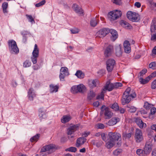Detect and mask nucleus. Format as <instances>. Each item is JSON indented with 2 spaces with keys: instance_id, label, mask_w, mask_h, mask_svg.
I'll use <instances>...</instances> for the list:
<instances>
[{
  "instance_id": "nucleus-15",
  "label": "nucleus",
  "mask_w": 156,
  "mask_h": 156,
  "mask_svg": "<svg viewBox=\"0 0 156 156\" xmlns=\"http://www.w3.org/2000/svg\"><path fill=\"white\" fill-rule=\"evenodd\" d=\"M113 47L112 45H109L106 48L104 51V55L105 57L110 56L113 52Z\"/></svg>"
},
{
  "instance_id": "nucleus-47",
  "label": "nucleus",
  "mask_w": 156,
  "mask_h": 156,
  "mask_svg": "<svg viewBox=\"0 0 156 156\" xmlns=\"http://www.w3.org/2000/svg\"><path fill=\"white\" fill-rule=\"evenodd\" d=\"M132 133H123L122 135V137L123 138H124L125 139H129L131 136Z\"/></svg>"
},
{
  "instance_id": "nucleus-7",
  "label": "nucleus",
  "mask_w": 156,
  "mask_h": 156,
  "mask_svg": "<svg viewBox=\"0 0 156 156\" xmlns=\"http://www.w3.org/2000/svg\"><path fill=\"white\" fill-rule=\"evenodd\" d=\"M101 112H102L105 119H110L112 116L113 113L111 111L109 108L106 107L105 105H103L101 108Z\"/></svg>"
},
{
  "instance_id": "nucleus-2",
  "label": "nucleus",
  "mask_w": 156,
  "mask_h": 156,
  "mask_svg": "<svg viewBox=\"0 0 156 156\" xmlns=\"http://www.w3.org/2000/svg\"><path fill=\"white\" fill-rule=\"evenodd\" d=\"M8 43L10 53L14 54H17L19 52V50L16 42L13 40H9Z\"/></svg>"
},
{
  "instance_id": "nucleus-46",
  "label": "nucleus",
  "mask_w": 156,
  "mask_h": 156,
  "mask_svg": "<svg viewBox=\"0 0 156 156\" xmlns=\"http://www.w3.org/2000/svg\"><path fill=\"white\" fill-rule=\"evenodd\" d=\"M105 92L104 90L103 89H102V90L100 93V94L97 97V99H104V94L105 93Z\"/></svg>"
},
{
  "instance_id": "nucleus-19",
  "label": "nucleus",
  "mask_w": 156,
  "mask_h": 156,
  "mask_svg": "<svg viewBox=\"0 0 156 156\" xmlns=\"http://www.w3.org/2000/svg\"><path fill=\"white\" fill-rule=\"evenodd\" d=\"M39 116L41 119H45L47 118V113L45 109L43 108H41L39 109Z\"/></svg>"
},
{
  "instance_id": "nucleus-9",
  "label": "nucleus",
  "mask_w": 156,
  "mask_h": 156,
  "mask_svg": "<svg viewBox=\"0 0 156 156\" xmlns=\"http://www.w3.org/2000/svg\"><path fill=\"white\" fill-rule=\"evenodd\" d=\"M135 138L136 142L140 143L143 140V136L142 130L138 129H136L135 133Z\"/></svg>"
},
{
  "instance_id": "nucleus-33",
  "label": "nucleus",
  "mask_w": 156,
  "mask_h": 156,
  "mask_svg": "<svg viewBox=\"0 0 156 156\" xmlns=\"http://www.w3.org/2000/svg\"><path fill=\"white\" fill-rule=\"evenodd\" d=\"M71 119V118L67 115L63 116L61 119V122L63 123H65L69 121Z\"/></svg>"
},
{
  "instance_id": "nucleus-22",
  "label": "nucleus",
  "mask_w": 156,
  "mask_h": 156,
  "mask_svg": "<svg viewBox=\"0 0 156 156\" xmlns=\"http://www.w3.org/2000/svg\"><path fill=\"white\" fill-rule=\"evenodd\" d=\"M114 88L113 83L107 82L105 85L104 86L103 89L105 91H106V90L110 91H112Z\"/></svg>"
},
{
  "instance_id": "nucleus-45",
  "label": "nucleus",
  "mask_w": 156,
  "mask_h": 156,
  "mask_svg": "<svg viewBox=\"0 0 156 156\" xmlns=\"http://www.w3.org/2000/svg\"><path fill=\"white\" fill-rule=\"evenodd\" d=\"M122 149L118 148L113 151V154L115 156H118L122 152Z\"/></svg>"
},
{
  "instance_id": "nucleus-50",
  "label": "nucleus",
  "mask_w": 156,
  "mask_h": 156,
  "mask_svg": "<svg viewBox=\"0 0 156 156\" xmlns=\"http://www.w3.org/2000/svg\"><path fill=\"white\" fill-rule=\"evenodd\" d=\"M26 16L28 19L29 22H31L32 23H35L34 19L31 15L27 14L26 15Z\"/></svg>"
},
{
  "instance_id": "nucleus-37",
  "label": "nucleus",
  "mask_w": 156,
  "mask_h": 156,
  "mask_svg": "<svg viewBox=\"0 0 156 156\" xmlns=\"http://www.w3.org/2000/svg\"><path fill=\"white\" fill-rule=\"evenodd\" d=\"M115 53L116 55L118 57H120L122 55V51L119 46L116 48Z\"/></svg>"
},
{
  "instance_id": "nucleus-1",
  "label": "nucleus",
  "mask_w": 156,
  "mask_h": 156,
  "mask_svg": "<svg viewBox=\"0 0 156 156\" xmlns=\"http://www.w3.org/2000/svg\"><path fill=\"white\" fill-rule=\"evenodd\" d=\"M109 139L111 140H112L115 143V141H117L116 143V146L120 147L121 145L122 141L121 135L120 134L116 132H110L108 133Z\"/></svg>"
},
{
  "instance_id": "nucleus-5",
  "label": "nucleus",
  "mask_w": 156,
  "mask_h": 156,
  "mask_svg": "<svg viewBox=\"0 0 156 156\" xmlns=\"http://www.w3.org/2000/svg\"><path fill=\"white\" fill-rule=\"evenodd\" d=\"M127 18L130 20L134 22H138L140 19V17L138 13L128 12L127 13Z\"/></svg>"
},
{
  "instance_id": "nucleus-52",
  "label": "nucleus",
  "mask_w": 156,
  "mask_h": 156,
  "mask_svg": "<svg viewBox=\"0 0 156 156\" xmlns=\"http://www.w3.org/2000/svg\"><path fill=\"white\" fill-rule=\"evenodd\" d=\"M101 135L102 140L105 142L107 141L108 140L107 135L103 133H101Z\"/></svg>"
},
{
  "instance_id": "nucleus-48",
  "label": "nucleus",
  "mask_w": 156,
  "mask_h": 156,
  "mask_svg": "<svg viewBox=\"0 0 156 156\" xmlns=\"http://www.w3.org/2000/svg\"><path fill=\"white\" fill-rule=\"evenodd\" d=\"M77 150V149L74 147H70L69 148L66 149L65 151H69L73 152H75Z\"/></svg>"
},
{
  "instance_id": "nucleus-43",
  "label": "nucleus",
  "mask_w": 156,
  "mask_h": 156,
  "mask_svg": "<svg viewBox=\"0 0 156 156\" xmlns=\"http://www.w3.org/2000/svg\"><path fill=\"white\" fill-rule=\"evenodd\" d=\"M95 94L93 91L90 90L88 94L87 98L89 100H90L95 96Z\"/></svg>"
},
{
  "instance_id": "nucleus-36",
  "label": "nucleus",
  "mask_w": 156,
  "mask_h": 156,
  "mask_svg": "<svg viewBox=\"0 0 156 156\" xmlns=\"http://www.w3.org/2000/svg\"><path fill=\"white\" fill-rule=\"evenodd\" d=\"M110 107L111 108L115 111H117L119 110V106L116 103H115L111 105Z\"/></svg>"
},
{
  "instance_id": "nucleus-8",
  "label": "nucleus",
  "mask_w": 156,
  "mask_h": 156,
  "mask_svg": "<svg viewBox=\"0 0 156 156\" xmlns=\"http://www.w3.org/2000/svg\"><path fill=\"white\" fill-rule=\"evenodd\" d=\"M136 96L135 93H133L132 95L123 94L122 99V104L123 105L128 103L131 100V98H134Z\"/></svg>"
},
{
  "instance_id": "nucleus-14",
  "label": "nucleus",
  "mask_w": 156,
  "mask_h": 156,
  "mask_svg": "<svg viewBox=\"0 0 156 156\" xmlns=\"http://www.w3.org/2000/svg\"><path fill=\"white\" fill-rule=\"evenodd\" d=\"M152 144L150 142H147L144 148V155L148 154L152 149Z\"/></svg>"
},
{
  "instance_id": "nucleus-10",
  "label": "nucleus",
  "mask_w": 156,
  "mask_h": 156,
  "mask_svg": "<svg viewBox=\"0 0 156 156\" xmlns=\"http://www.w3.org/2000/svg\"><path fill=\"white\" fill-rule=\"evenodd\" d=\"M110 32V29L105 28L99 30L97 32V37H98L100 38H103L108 34Z\"/></svg>"
},
{
  "instance_id": "nucleus-59",
  "label": "nucleus",
  "mask_w": 156,
  "mask_h": 156,
  "mask_svg": "<svg viewBox=\"0 0 156 156\" xmlns=\"http://www.w3.org/2000/svg\"><path fill=\"white\" fill-rule=\"evenodd\" d=\"M97 126L98 129H103L105 127L104 125L102 123H98L97 125Z\"/></svg>"
},
{
  "instance_id": "nucleus-63",
  "label": "nucleus",
  "mask_w": 156,
  "mask_h": 156,
  "mask_svg": "<svg viewBox=\"0 0 156 156\" xmlns=\"http://www.w3.org/2000/svg\"><path fill=\"white\" fill-rule=\"evenodd\" d=\"M134 5L138 8H139L141 7V4L140 2H136L135 3Z\"/></svg>"
},
{
  "instance_id": "nucleus-62",
  "label": "nucleus",
  "mask_w": 156,
  "mask_h": 156,
  "mask_svg": "<svg viewBox=\"0 0 156 156\" xmlns=\"http://www.w3.org/2000/svg\"><path fill=\"white\" fill-rule=\"evenodd\" d=\"M151 108L150 113L151 115H154L156 112V108L155 107H152Z\"/></svg>"
},
{
  "instance_id": "nucleus-54",
  "label": "nucleus",
  "mask_w": 156,
  "mask_h": 156,
  "mask_svg": "<svg viewBox=\"0 0 156 156\" xmlns=\"http://www.w3.org/2000/svg\"><path fill=\"white\" fill-rule=\"evenodd\" d=\"M46 2L45 0H43L41 2L35 5V6L37 7H39L45 4Z\"/></svg>"
},
{
  "instance_id": "nucleus-55",
  "label": "nucleus",
  "mask_w": 156,
  "mask_h": 156,
  "mask_svg": "<svg viewBox=\"0 0 156 156\" xmlns=\"http://www.w3.org/2000/svg\"><path fill=\"white\" fill-rule=\"evenodd\" d=\"M114 88H117L122 86V84L120 82H116L113 83Z\"/></svg>"
},
{
  "instance_id": "nucleus-32",
  "label": "nucleus",
  "mask_w": 156,
  "mask_h": 156,
  "mask_svg": "<svg viewBox=\"0 0 156 156\" xmlns=\"http://www.w3.org/2000/svg\"><path fill=\"white\" fill-rule=\"evenodd\" d=\"M78 92L83 93L86 89L85 86L82 84H80L77 85Z\"/></svg>"
},
{
  "instance_id": "nucleus-13",
  "label": "nucleus",
  "mask_w": 156,
  "mask_h": 156,
  "mask_svg": "<svg viewBox=\"0 0 156 156\" xmlns=\"http://www.w3.org/2000/svg\"><path fill=\"white\" fill-rule=\"evenodd\" d=\"M79 125H74L70 126L67 129V134L68 135L74 134V133L78 129Z\"/></svg>"
},
{
  "instance_id": "nucleus-28",
  "label": "nucleus",
  "mask_w": 156,
  "mask_h": 156,
  "mask_svg": "<svg viewBox=\"0 0 156 156\" xmlns=\"http://www.w3.org/2000/svg\"><path fill=\"white\" fill-rule=\"evenodd\" d=\"M115 144V142L109 139V140L106 143L105 146L108 149H110L114 146Z\"/></svg>"
},
{
  "instance_id": "nucleus-29",
  "label": "nucleus",
  "mask_w": 156,
  "mask_h": 156,
  "mask_svg": "<svg viewBox=\"0 0 156 156\" xmlns=\"http://www.w3.org/2000/svg\"><path fill=\"white\" fill-rule=\"evenodd\" d=\"M75 75L79 78L83 79L85 76V74L81 70L77 71Z\"/></svg>"
},
{
  "instance_id": "nucleus-57",
  "label": "nucleus",
  "mask_w": 156,
  "mask_h": 156,
  "mask_svg": "<svg viewBox=\"0 0 156 156\" xmlns=\"http://www.w3.org/2000/svg\"><path fill=\"white\" fill-rule=\"evenodd\" d=\"M113 3L115 4L120 5L122 3L121 0H113Z\"/></svg>"
},
{
  "instance_id": "nucleus-60",
  "label": "nucleus",
  "mask_w": 156,
  "mask_h": 156,
  "mask_svg": "<svg viewBox=\"0 0 156 156\" xmlns=\"http://www.w3.org/2000/svg\"><path fill=\"white\" fill-rule=\"evenodd\" d=\"M147 69H144L142 70L140 72V76H143L144 74L147 73Z\"/></svg>"
},
{
  "instance_id": "nucleus-38",
  "label": "nucleus",
  "mask_w": 156,
  "mask_h": 156,
  "mask_svg": "<svg viewBox=\"0 0 156 156\" xmlns=\"http://www.w3.org/2000/svg\"><path fill=\"white\" fill-rule=\"evenodd\" d=\"M135 93L133 91H131V88L130 87H128L126 90L123 93V94L127 95H132L133 93Z\"/></svg>"
},
{
  "instance_id": "nucleus-49",
  "label": "nucleus",
  "mask_w": 156,
  "mask_h": 156,
  "mask_svg": "<svg viewBox=\"0 0 156 156\" xmlns=\"http://www.w3.org/2000/svg\"><path fill=\"white\" fill-rule=\"evenodd\" d=\"M153 106V105L148 103L147 102H145L144 103V107L146 109H149Z\"/></svg>"
},
{
  "instance_id": "nucleus-25",
  "label": "nucleus",
  "mask_w": 156,
  "mask_h": 156,
  "mask_svg": "<svg viewBox=\"0 0 156 156\" xmlns=\"http://www.w3.org/2000/svg\"><path fill=\"white\" fill-rule=\"evenodd\" d=\"M49 92L51 93L56 92L58 91V85H55L52 84L49 85Z\"/></svg>"
},
{
  "instance_id": "nucleus-26",
  "label": "nucleus",
  "mask_w": 156,
  "mask_h": 156,
  "mask_svg": "<svg viewBox=\"0 0 156 156\" xmlns=\"http://www.w3.org/2000/svg\"><path fill=\"white\" fill-rule=\"evenodd\" d=\"M135 121L137 124L140 128H143V127H145L146 126V124L144 123L140 119L138 118L136 119Z\"/></svg>"
},
{
  "instance_id": "nucleus-3",
  "label": "nucleus",
  "mask_w": 156,
  "mask_h": 156,
  "mask_svg": "<svg viewBox=\"0 0 156 156\" xmlns=\"http://www.w3.org/2000/svg\"><path fill=\"white\" fill-rule=\"evenodd\" d=\"M122 15L121 11L118 10L113 11L109 12L108 16L109 19L111 21H112L116 20Z\"/></svg>"
},
{
  "instance_id": "nucleus-12",
  "label": "nucleus",
  "mask_w": 156,
  "mask_h": 156,
  "mask_svg": "<svg viewBox=\"0 0 156 156\" xmlns=\"http://www.w3.org/2000/svg\"><path fill=\"white\" fill-rule=\"evenodd\" d=\"M69 74L68 69L67 67H64L61 68L59 76L60 80L64 79L65 76H68Z\"/></svg>"
},
{
  "instance_id": "nucleus-6",
  "label": "nucleus",
  "mask_w": 156,
  "mask_h": 156,
  "mask_svg": "<svg viewBox=\"0 0 156 156\" xmlns=\"http://www.w3.org/2000/svg\"><path fill=\"white\" fill-rule=\"evenodd\" d=\"M57 149L55 144H50L43 147L41 150L42 152H47L49 154L54 152Z\"/></svg>"
},
{
  "instance_id": "nucleus-58",
  "label": "nucleus",
  "mask_w": 156,
  "mask_h": 156,
  "mask_svg": "<svg viewBox=\"0 0 156 156\" xmlns=\"http://www.w3.org/2000/svg\"><path fill=\"white\" fill-rule=\"evenodd\" d=\"M72 34H76L77 33L79 32L78 29L77 28L72 29L70 30Z\"/></svg>"
},
{
  "instance_id": "nucleus-17",
  "label": "nucleus",
  "mask_w": 156,
  "mask_h": 156,
  "mask_svg": "<svg viewBox=\"0 0 156 156\" xmlns=\"http://www.w3.org/2000/svg\"><path fill=\"white\" fill-rule=\"evenodd\" d=\"M36 96L35 92L34 89L32 88H30L28 92V96L29 100L30 101H33L34 98Z\"/></svg>"
},
{
  "instance_id": "nucleus-27",
  "label": "nucleus",
  "mask_w": 156,
  "mask_h": 156,
  "mask_svg": "<svg viewBox=\"0 0 156 156\" xmlns=\"http://www.w3.org/2000/svg\"><path fill=\"white\" fill-rule=\"evenodd\" d=\"M91 142L93 145H95L98 147H101L103 144L101 140H92Z\"/></svg>"
},
{
  "instance_id": "nucleus-61",
  "label": "nucleus",
  "mask_w": 156,
  "mask_h": 156,
  "mask_svg": "<svg viewBox=\"0 0 156 156\" xmlns=\"http://www.w3.org/2000/svg\"><path fill=\"white\" fill-rule=\"evenodd\" d=\"M151 40L156 41V33L153 34L151 33Z\"/></svg>"
},
{
  "instance_id": "nucleus-64",
  "label": "nucleus",
  "mask_w": 156,
  "mask_h": 156,
  "mask_svg": "<svg viewBox=\"0 0 156 156\" xmlns=\"http://www.w3.org/2000/svg\"><path fill=\"white\" fill-rule=\"evenodd\" d=\"M156 76V71H155L152 73L149 76L150 78L151 77L152 78L155 77Z\"/></svg>"
},
{
  "instance_id": "nucleus-31",
  "label": "nucleus",
  "mask_w": 156,
  "mask_h": 156,
  "mask_svg": "<svg viewBox=\"0 0 156 156\" xmlns=\"http://www.w3.org/2000/svg\"><path fill=\"white\" fill-rule=\"evenodd\" d=\"M99 84L98 80L96 79L94 80L89 82V85L90 87L94 88L96 87L97 85Z\"/></svg>"
},
{
  "instance_id": "nucleus-21",
  "label": "nucleus",
  "mask_w": 156,
  "mask_h": 156,
  "mask_svg": "<svg viewBox=\"0 0 156 156\" xmlns=\"http://www.w3.org/2000/svg\"><path fill=\"white\" fill-rule=\"evenodd\" d=\"M150 31L151 33H156V19H154L151 25Z\"/></svg>"
},
{
  "instance_id": "nucleus-24",
  "label": "nucleus",
  "mask_w": 156,
  "mask_h": 156,
  "mask_svg": "<svg viewBox=\"0 0 156 156\" xmlns=\"http://www.w3.org/2000/svg\"><path fill=\"white\" fill-rule=\"evenodd\" d=\"M120 121L119 119L117 117L112 118L108 122L107 124L110 126H113L115 124Z\"/></svg>"
},
{
  "instance_id": "nucleus-23",
  "label": "nucleus",
  "mask_w": 156,
  "mask_h": 156,
  "mask_svg": "<svg viewBox=\"0 0 156 156\" xmlns=\"http://www.w3.org/2000/svg\"><path fill=\"white\" fill-rule=\"evenodd\" d=\"M112 36L111 37V39L113 41H114L118 37V34L117 31L114 29H110V32Z\"/></svg>"
},
{
  "instance_id": "nucleus-41",
  "label": "nucleus",
  "mask_w": 156,
  "mask_h": 156,
  "mask_svg": "<svg viewBox=\"0 0 156 156\" xmlns=\"http://www.w3.org/2000/svg\"><path fill=\"white\" fill-rule=\"evenodd\" d=\"M40 135L39 134H37L35 136H33L30 139V141L31 142L37 141L40 137Z\"/></svg>"
},
{
  "instance_id": "nucleus-35",
  "label": "nucleus",
  "mask_w": 156,
  "mask_h": 156,
  "mask_svg": "<svg viewBox=\"0 0 156 156\" xmlns=\"http://www.w3.org/2000/svg\"><path fill=\"white\" fill-rule=\"evenodd\" d=\"M127 110L130 112H135L136 111V108L135 107L130 106L129 105H127Z\"/></svg>"
},
{
  "instance_id": "nucleus-56",
  "label": "nucleus",
  "mask_w": 156,
  "mask_h": 156,
  "mask_svg": "<svg viewBox=\"0 0 156 156\" xmlns=\"http://www.w3.org/2000/svg\"><path fill=\"white\" fill-rule=\"evenodd\" d=\"M151 88L152 89H155L156 88V79L152 83Z\"/></svg>"
},
{
  "instance_id": "nucleus-11",
  "label": "nucleus",
  "mask_w": 156,
  "mask_h": 156,
  "mask_svg": "<svg viewBox=\"0 0 156 156\" xmlns=\"http://www.w3.org/2000/svg\"><path fill=\"white\" fill-rule=\"evenodd\" d=\"M115 63V60L112 59H109L106 62V68L108 72H111L112 71Z\"/></svg>"
},
{
  "instance_id": "nucleus-18",
  "label": "nucleus",
  "mask_w": 156,
  "mask_h": 156,
  "mask_svg": "<svg viewBox=\"0 0 156 156\" xmlns=\"http://www.w3.org/2000/svg\"><path fill=\"white\" fill-rule=\"evenodd\" d=\"M72 8L77 14L81 15H83V12L82 9L77 4H74L72 6Z\"/></svg>"
},
{
  "instance_id": "nucleus-34",
  "label": "nucleus",
  "mask_w": 156,
  "mask_h": 156,
  "mask_svg": "<svg viewBox=\"0 0 156 156\" xmlns=\"http://www.w3.org/2000/svg\"><path fill=\"white\" fill-rule=\"evenodd\" d=\"M150 80L149 76H148L145 79H143L142 78L140 77L139 78V81L141 83L145 84L147 83Z\"/></svg>"
},
{
  "instance_id": "nucleus-39",
  "label": "nucleus",
  "mask_w": 156,
  "mask_h": 156,
  "mask_svg": "<svg viewBox=\"0 0 156 156\" xmlns=\"http://www.w3.org/2000/svg\"><path fill=\"white\" fill-rule=\"evenodd\" d=\"M97 20L96 18H92L90 21V24L92 27H95L98 24Z\"/></svg>"
},
{
  "instance_id": "nucleus-40",
  "label": "nucleus",
  "mask_w": 156,
  "mask_h": 156,
  "mask_svg": "<svg viewBox=\"0 0 156 156\" xmlns=\"http://www.w3.org/2000/svg\"><path fill=\"white\" fill-rule=\"evenodd\" d=\"M8 5V3L6 2H4L2 4V8L3 9V12L4 14L7 13L8 12V11L7 10Z\"/></svg>"
},
{
  "instance_id": "nucleus-44",
  "label": "nucleus",
  "mask_w": 156,
  "mask_h": 156,
  "mask_svg": "<svg viewBox=\"0 0 156 156\" xmlns=\"http://www.w3.org/2000/svg\"><path fill=\"white\" fill-rule=\"evenodd\" d=\"M31 63L30 61L29 60H26L23 63V66L25 68L31 66Z\"/></svg>"
},
{
  "instance_id": "nucleus-20",
  "label": "nucleus",
  "mask_w": 156,
  "mask_h": 156,
  "mask_svg": "<svg viewBox=\"0 0 156 156\" xmlns=\"http://www.w3.org/2000/svg\"><path fill=\"white\" fill-rule=\"evenodd\" d=\"M86 141V139L84 137H79L78 138L76 141V146L77 147H79L83 144Z\"/></svg>"
},
{
  "instance_id": "nucleus-4",
  "label": "nucleus",
  "mask_w": 156,
  "mask_h": 156,
  "mask_svg": "<svg viewBox=\"0 0 156 156\" xmlns=\"http://www.w3.org/2000/svg\"><path fill=\"white\" fill-rule=\"evenodd\" d=\"M39 55V51L37 44H35L32 53V55L30 59L33 64H36L37 62V58Z\"/></svg>"
},
{
  "instance_id": "nucleus-51",
  "label": "nucleus",
  "mask_w": 156,
  "mask_h": 156,
  "mask_svg": "<svg viewBox=\"0 0 156 156\" xmlns=\"http://www.w3.org/2000/svg\"><path fill=\"white\" fill-rule=\"evenodd\" d=\"M149 68L153 69H155L156 68V64L155 62H151L149 65Z\"/></svg>"
},
{
  "instance_id": "nucleus-53",
  "label": "nucleus",
  "mask_w": 156,
  "mask_h": 156,
  "mask_svg": "<svg viewBox=\"0 0 156 156\" xmlns=\"http://www.w3.org/2000/svg\"><path fill=\"white\" fill-rule=\"evenodd\" d=\"M136 153L138 155H140L141 154H142L144 156L145 155H144V149L142 150L141 149H137L136 151Z\"/></svg>"
},
{
  "instance_id": "nucleus-30",
  "label": "nucleus",
  "mask_w": 156,
  "mask_h": 156,
  "mask_svg": "<svg viewBox=\"0 0 156 156\" xmlns=\"http://www.w3.org/2000/svg\"><path fill=\"white\" fill-rule=\"evenodd\" d=\"M120 24L123 27L126 28H130V25L126 21L124 20H121L120 22Z\"/></svg>"
},
{
  "instance_id": "nucleus-16",
  "label": "nucleus",
  "mask_w": 156,
  "mask_h": 156,
  "mask_svg": "<svg viewBox=\"0 0 156 156\" xmlns=\"http://www.w3.org/2000/svg\"><path fill=\"white\" fill-rule=\"evenodd\" d=\"M124 51L126 53H129L131 51L130 44L128 41H125L123 43Z\"/></svg>"
},
{
  "instance_id": "nucleus-42",
  "label": "nucleus",
  "mask_w": 156,
  "mask_h": 156,
  "mask_svg": "<svg viewBox=\"0 0 156 156\" xmlns=\"http://www.w3.org/2000/svg\"><path fill=\"white\" fill-rule=\"evenodd\" d=\"M77 85L73 86L71 89V92L73 94H76L78 93Z\"/></svg>"
}]
</instances>
